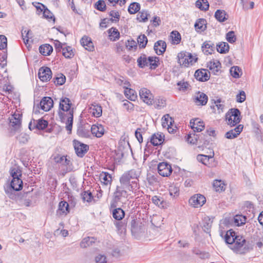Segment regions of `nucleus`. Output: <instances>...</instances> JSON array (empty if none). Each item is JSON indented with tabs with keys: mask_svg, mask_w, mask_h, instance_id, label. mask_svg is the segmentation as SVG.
<instances>
[{
	"mask_svg": "<svg viewBox=\"0 0 263 263\" xmlns=\"http://www.w3.org/2000/svg\"><path fill=\"white\" fill-rule=\"evenodd\" d=\"M140 174L135 170L124 173L120 178V185H118L114 193V198L111 203V207H116L122 198H127L132 194H136L139 191L140 185L139 177Z\"/></svg>",
	"mask_w": 263,
	"mask_h": 263,
	"instance_id": "nucleus-1",
	"label": "nucleus"
},
{
	"mask_svg": "<svg viewBox=\"0 0 263 263\" xmlns=\"http://www.w3.org/2000/svg\"><path fill=\"white\" fill-rule=\"evenodd\" d=\"M71 105L72 103L68 98L62 97L61 98L58 114L61 120L63 121L65 120V114L61 110L68 112L66 128L69 132H71L72 130L73 119V108L71 109Z\"/></svg>",
	"mask_w": 263,
	"mask_h": 263,
	"instance_id": "nucleus-2",
	"label": "nucleus"
},
{
	"mask_svg": "<svg viewBox=\"0 0 263 263\" xmlns=\"http://www.w3.org/2000/svg\"><path fill=\"white\" fill-rule=\"evenodd\" d=\"M90 127V132H105L104 127L101 124H98L90 125L89 124L85 122L83 120H80L77 124V132H89V128Z\"/></svg>",
	"mask_w": 263,
	"mask_h": 263,
	"instance_id": "nucleus-3",
	"label": "nucleus"
},
{
	"mask_svg": "<svg viewBox=\"0 0 263 263\" xmlns=\"http://www.w3.org/2000/svg\"><path fill=\"white\" fill-rule=\"evenodd\" d=\"M230 113L231 115L229 117L227 115L228 126L230 125L231 127L234 126L240 121V111L238 108H231L230 109Z\"/></svg>",
	"mask_w": 263,
	"mask_h": 263,
	"instance_id": "nucleus-4",
	"label": "nucleus"
},
{
	"mask_svg": "<svg viewBox=\"0 0 263 263\" xmlns=\"http://www.w3.org/2000/svg\"><path fill=\"white\" fill-rule=\"evenodd\" d=\"M48 122L41 118L39 120L32 119L29 124L28 127L30 130L36 129L39 130H44L48 127Z\"/></svg>",
	"mask_w": 263,
	"mask_h": 263,
	"instance_id": "nucleus-5",
	"label": "nucleus"
},
{
	"mask_svg": "<svg viewBox=\"0 0 263 263\" xmlns=\"http://www.w3.org/2000/svg\"><path fill=\"white\" fill-rule=\"evenodd\" d=\"M73 144L77 155L81 158L83 157L89 149L88 145L77 140L73 141Z\"/></svg>",
	"mask_w": 263,
	"mask_h": 263,
	"instance_id": "nucleus-6",
	"label": "nucleus"
},
{
	"mask_svg": "<svg viewBox=\"0 0 263 263\" xmlns=\"http://www.w3.org/2000/svg\"><path fill=\"white\" fill-rule=\"evenodd\" d=\"M187 55V52L185 51H181L178 54V62L180 65H183L187 67L190 64L191 65H193L198 60V58L195 57L194 60L188 61Z\"/></svg>",
	"mask_w": 263,
	"mask_h": 263,
	"instance_id": "nucleus-7",
	"label": "nucleus"
},
{
	"mask_svg": "<svg viewBox=\"0 0 263 263\" xmlns=\"http://www.w3.org/2000/svg\"><path fill=\"white\" fill-rule=\"evenodd\" d=\"M158 172L160 175L163 177H168L172 173V168L167 162H161L158 165Z\"/></svg>",
	"mask_w": 263,
	"mask_h": 263,
	"instance_id": "nucleus-8",
	"label": "nucleus"
},
{
	"mask_svg": "<svg viewBox=\"0 0 263 263\" xmlns=\"http://www.w3.org/2000/svg\"><path fill=\"white\" fill-rule=\"evenodd\" d=\"M205 198L201 194L195 195L189 199V203L194 208H198L202 206L205 203Z\"/></svg>",
	"mask_w": 263,
	"mask_h": 263,
	"instance_id": "nucleus-9",
	"label": "nucleus"
},
{
	"mask_svg": "<svg viewBox=\"0 0 263 263\" xmlns=\"http://www.w3.org/2000/svg\"><path fill=\"white\" fill-rule=\"evenodd\" d=\"M52 71L48 67H42L40 68L38 76L41 81L47 82L52 78Z\"/></svg>",
	"mask_w": 263,
	"mask_h": 263,
	"instance_id": "nucleus-10",
	"label": "nucleus"
},
{
	"mask_svg": "<svg viewBox=\"0 0 263 263\" xmlns=\"http://www.w3.org/2000/svg\"><path fill=\"white\" fill-rule=\"evenodd\" d=\"M194 77L199 81L206 82L209 80L210 74L208 69H200L196 70Z\"/></svg>",
	"mask_w": 263,
	"mask_h": 263,
	"instance_id": "nucleus-11",
	"label": "nucleus"
},
{
	"mask_svg": "<svg viewBox=\"0 0 263 263\" xmlns=\"http://www.w3.org/2000/svg\"><path fill=\"white\" fill-rule=\"evenodd\" d=\"M139 95L143 101L148 105H152L153 102V96L150 90L145 88L141 89Z\"/></svg>",
	"mask_w": 263,
	"mask_h": 263,
	"instance_id": "nucleus-12",
	"label": "nucleus"
},
{
	"mask_svg": "<svg viewBox=\"0 0 263 263\" xmlns=\"http://www.w3.org/2000/svg\"><path fill=\"white\" fill-rule=\"evenodd\" d=\"M22 117V114L14 113L9 118V126H12L14 130L18 129L21 125Z\"/></svg>",
	"mask_w": 263,
	"mask_h": 263,
	"instance_id": "nucleus-13",
	"label": "nucleus"
},
{
	"mask_svg": "<svg viewBox=\"0 0 263 263\" xmlns=\"http://www.w3.org/2000/svg\"><path fill=\"white\" fill-rule=\"evenodd\" d=\"M190 124L193 132H202L204 129V122L199 118L191 119Z\"/></svg>",
	"mask_w": 263,
	"mask_h": 263,
	"instance_id": "nucleus-14",
	"label": "nucleus"
},
{
	"mask_svg": "<svg viewBox=\"0 0 263 263\" xmlns=\"http://www.w3.org/2000/svg\"><path fill=\"white\" fill-rule=\"evenodd\" d=\"M40 106L43 110L47 111L53 107V101L51 97H44L41 100Z\"/></svg>",
	"mask_w": 263,
	"mask_h": 263,
	"instance_id": "nucleus-15",
	"label": "nucleus"
},
{
	"mask_svg": "<svg viewBox=\"0 0 263 263\" xmlns=\"http://www.w3.org/2000/svg\"><path fill=\"white\" fill-rule=\"evenodd\" d=\"M253 249V245L249 241H246L239 247L234 248V251L238 254H245Z\"/></svg>",
	"mask_w": 263,
	"mask_h": 263,
	"instance_id": "nucleus-16",
	"label": "nucleus"
},
{
	"mask_svg": "<svg viewBox=\"0 0 263 263\" xmlns=\"http://www.w3.org/2000/svg\"><path fill=\"white\" fill-rule=\"evenodd\" d=\"M69 212V204L64 201H62L59 203V208L57 211V216L61 217L66 216Z\"/></svg>",
	"mask_w": 263,
	"mask_h": 263,
	"instance_id": "nucleus-17",
	"label": "nucleus"
},
{
	"mask_svg": "<svg viewBox=\"0 0 263 263\" xmlns=\"http://www.w3.org/2000/svg\"><path fill=\"white\" fill-rule=\"evenodd\" d=\"M81 44L85 49L89 51H92L95 49L93 43L90 37L84 35L80 41Z\"/></svg>",
	"mask_w": 263,
	"mask_h": 263,
	"instance_id": "nucleus-18",
	"label": "nucleus"
},
{
	"mask_svg": "<svg viewBox=\"0 0 263 263\" xmlns=\"http://www.w3.org/2000/svg\"><path fill=\"white\" fill-rule=\"evenodd\" d=\"M166 48V44L165 42L162 40L157 41L154 46V49L158 55H162L165 51Z\"/></svg>",
	"mask_w": 263,
	"mask_h": 263,
	"instance_id": "nucleus-19",
	"label": "nucleus"
},
{
	"mask_svg": "<svg viewBox=\"0 0 263 263\" xmlns=\"http://www.w3.org/2000/svg\"><path fill=\"white\" fill-rule=\"evenodd\" d=\"M207 21L204 18H198L196 20L195 24L194 27L195 30L198 32L201 33L205 31L207 28Z\"/></svg>",
	"mask_w": 263,
	"mask_h": 263,
	"instance_id": "nucleus-20",
	"label": "nucleus"
},
{
	"mask_svg": "<svg viewBox=\"0 0 263 263\" xmlns=\"http://www.w3.org/2000/svg\"><path fill=\"white\" fill-rule=\"evenodd\" d=\"M164 141L163 133H155L151 139V143L155 146H158L163 143Z\"/></svg>",
	"mask_w": 263,
	"mask_h": 263,
	"instance_id": "nucleus-21",
	"label": "nucleus"
},
{
	"mask_svg": "<svg viewBox=\"0 0 263 263\" xmlns=\"http://www.w3.org/2000/svg\"><path fill=\"white\" fill-rule=\"evenodd\" d=\"M208 97L203 92L198 91L195 98L194 102L197 105H205L208 102Z\"/></svg>",
	"mask_w": 263,
	"mask_h": 263,
	"instance_id": "nucleus-22",
	"label": "nucleus"
},
{
	"mask_svg": "<svg viewBox=\"0 0 263 263\" xmlns=\"http://www.w3.org/2000/svg\"><path fill=\"white\" fill-rule=\"evenodd\" d=\"M144 230V226L135 219L131 222V231L133 233L138 234Z\"/></svg>",
	"mask_w": 263,
	"mask_h": 263,
	"instance_id": "nucleus-23",
	"label": "nucleus"
},
{
	"mask_svg": "<svg viewBox=\"0 0 263 263\" xmlns=\"http://www.w3.org/2000/svg\"><path fill=\"white\" fill-rule=\"evenodd\" d=\"M99 179L104 185H110L112 182V177L110 174L106 172H102L99 175Z\"/></svg>",
	"mask_w": 263,
	"mask_h": 263,
	"instance_id": "nucleus-24",
	"label": "nucleus"
},
{
	"mask_svg": "<svg viewBox=\"0 0 263 263\" xmlns=\"http://www.w3.org/2000/svg\"><path fill=\"white\" fill-rule=\"evenodd\" d=\"M202 50L206 55L211 54L214 50V44L211 41H205L202 45Z\"/></svg>",
	"mask_w": 263,
	"mask_h": 263,
	"instance_id": "nucleus-25",
	"label": "nucleus"
},
{
	"mask_svg": "<svg viewBox=\"0 0 263 263\" xmlns=\"http://www.w3.org/2000/svg\"><path fill=\"white\" fill-rule=\"evenodd\" d=\"M215 18L219 22H225L228 18V15L223 10L218 9L215 13Z\"/></svg>",
	"mask_w": 263,
	"mask_h": 263,
	"instance_id": "nucleus-26",
	"label": "nucleus"
},
{
	"mask_svg": "<svg viewBox=\"0 0 263 263\" xmlns=\"http://www.w3.org/2000/svg\"><path fill=\"white\" fill-rule=\"evenodd\" d=\"M107 32L110 41L114 42L119 39L120 37V32L116 28L112 27L108 29Z\"/></svg>",
	"mask_w": 263,
	"mask_h": 263,
	"instance_id": "nucleus-27",
	"label": "nucleus"
},
{
	"mask_svg": "<svg viewBox=\"0 0 263 263\" xmlns=\"http://www.w3.org/2000/svg\"><path fill=\"white\" fill-rule=\"evenodd\" d=\"M148 66L151 69H156L160 65V59L158 57H148Z\"/></svg>",
	"mask_w": 263,
	"mask_h": 263,
	"instance_id": "nucleus-28",
	"label": "nucleus"
},
{
	"mask_svg": "<svg viewBox=\"0 0 263 263\" xmlns=\"http://www.w3.org/2000/svg\"><path fill=\"white\" fill-rule=\"evenodd\" d=\"M90 112L95 117H99L102 115V109L100 105L98 104H92L90 107Z\"/></svg>",
	"mask_w": 263,
	"mask_h": 263,
	"instance_id": "nucleus-29",
	"label": "nucleus"
},
{
	"mask_svg": "<svg viewBox=\"0 0 263 263\" xmlns=\"http://www.w3.org/2000/svg\"><path fill=\"white\" fill-rule=\"evenodd\" d=\"M39 51L43 55H49L53 51V48L49 44L42 45L40 46Z\"/></svg>",
	"mask_w": 263,
	"mask_h": 263,
	"instance_id": "nucleus-30",
	"label": "nucleus"
},
{
	"mask_svg": "<svg viewBox=\"0 0 263 263\" xmlns=\"http://www.w3.org/2000/svg\"><path fill=\"white\" fill-rule=\"evenodd\" d=\"M208 67L212 70L214 74H216L221 68V63L218 61H210L208 64Z\"/></svg>",
	"mask_w": 263,
	"mask_h": 263,
	"instance_id": "nucleus-31",
	"label": "nucleus"
},
{
	"mask_svg": "<svg viewBox=\"0 0 263 263\" xmlns=\"http://www.w3.org/2000/svg\"><path fill=\"white\" fill-rule=\"evenodd\" d=\"M123 88H124V95L126 97L132 101H134L137 98L135 91L126 86H123Z\"/></svg>",
	"mask_w": 263,
	"mask_h": 263,
	"instance_id": "nucleus-32",
	"label": "nucleus"
},
{
	"mask_svg": "<svg viewBox=\"0 0 263 263\" xmlns=\"http://www.w3.org/2000/svg\"><path fill=\"white\" fill-rule=\"evenodd\" d=\"M66 81V77L62 73H58L53 79V82L57 86L63 85Z\"/></svg>",
	"mask_w": 263,
	"mask_h": 263,
	"instance_id": "nucleus-33",
	"label": "nucleus"
},
{
	"mask_svg": "<svg viewBox=\"0 0 263 263\" xmlns=\"http://www.w3.org/2000/svg\"><path fill=\"white\" fill-rule=\"evenodd\" d=\"M10 185L13 190L18 191L23 187V181L20 178H15V179L12 180Z\"/></svg>",
	"mask_w": 263,
	"mask_h": 263,
	"instance_id": "nucleus-34",
	"label": "nucleus"
},
{
	"mask_svg": "<svg viewBox=\"0 0 263 263\" xmlns=\"http://www.w3.org/2000/svg\"><path fill=\"white\" fill-rule=\"evenodd\" d=\"M149 16L150 14L146 10H143L141 11H139L136 19L140 22H146L148 21Z\"/></svg>",
	"mask_w": 263,
	"mask_h": 263,
	"instance_id": "nucleus-35",
	"label": "nucleus"
},
{
	"mask_svg": "<svg viewBox=\"0 0 263 263\" xmlns=\"http://www.w3.org/2000/svg\"><path fill=\"white\" fill-rule=\"evenodd\" d=\"M148 58H147L146 55L143 53L137 59L138 66L141 68H143L146 66H148Z\"/></svg>",
	"mask_w": 263,
	"mask_h": 263,
	"instance_id": "nucleus-36",
	"label": "nucleus"
},
{
	"mask_svg": "<svg viewBox=\"0 0 263 263\" xmlns=\"http://www.w3.org/2000/svg\"><path fill=\"white\" fill-rule=\"evenodd\" d=\"M37 4L41 5L43 8V16L46 19H52L53 22L55 21V18L52 13L43 4L38 3Z\"/></svg>",
	"mask_w": 263,
	"mask_h": 263,
	"instance_id": "nucleus-37",
	"label": "nucleus"
},
{
	"mask_svg": "<svg viewBox=\"0 0 263 263\" xmlns=\"http://www.w3.org/2000/svg\"><path fill=\"white\" fill-rule=\"evenodd\" d=\"M95 239L93 237H87L82 239L80 246L82 248H86L95 243Z\"/></svg>",
	"mask_w": 263,
	"mask_h": 263,
	"instance_id": "nucleus-38",
	"label": "nucleus"
},
{
	"mask_svg": "<svg viewBox=\"0 0 263 263\" xmlns=\"http://www.w3.org/2000/svg\"><path fill=\"white\" fill-rule=\"evenodd\" d=\"M125 216L124 211L121 208H117L112 211V216L117 220H121Z\"/></svg>",
	"mask_w": 263,
	"mask_h": 263,
	"instance_id": "nucleus-39",
	"label": "nucleus"
},
{
	"mask_svg": "<svg viewBox=\"0 0 263 263\" xmlns=\"http://www.w3.org/2000/svg\"><path fill=\"white\" fill-rule=\"evenodd\" d=\"M141 6L139 3L137 2L132 3L128 8V12L130 14H134L139 12L140 10Z\"/></svg>",
	"mask_w": 263,
	"mask_h": 263,
	"instance_id": "nucleus-40",
	"label": "nucleus"
},
{
	"mask_svg": "<svg viewBox=\"0 0 263 263\" xmlns=\"http://www.w3.org/2000/svg\"><path fill=\"white\" fill-rule=\"evenodd\" d=\"M54 162L57 163L61 164L63 165L67 166L70 164V160H68L66 156H60L58 155L54 157Z\"/></svg>",
	"mask_w": 263,
	"mask_h": 263,
	"instance_id": "nucleus-41",
	"label": "nucleus"
},
{
	"mask_svg": "<svg viewBox=\"0 0 263 263\" xmlns=\"http://www.w3.org/2000/svg\"><path fill=\"white\" fill-rule=\"evenodd\" d=\"M196 6L201 10L206 11L209 9V4L207 0H197L196 2Z\"/></svg>",
	"mask_w": 263,
	"mask_h": 263,
	"instance_id": "nucleus-42",
	"label": "nucleus"
},
{
	"mask_svg": "<svg viewBox=\"0 0 263 263\" xmlns=\"http://www.w3.org/2000/svg\"><path fill=\"white\" fill-rule=\"evenodd\" d=\"M163 118H164V119L162 118V125L163 127H164V128L166 127L167 129H169L170 128H172V127H171V126L172 125V118L170 117L168 115L164 116ZM168 132H170V131L169 130H168Z\"/></svg>",
	"mask_w": 263,
	"mask_h": 263,
	"instance_id": "nucleus-43",
	"label": "nucleus"
},
{
	"mask_svg": "<svg viewBox=\"0 0 263 263\" xmlns=\"http://www.w3.org/2000/svg\"><path fill=\"white\" fill-rule=\"evenodd\" d=\"M217 50L220 53H226L229 50V45L226 42H221L217 45Z\"/></svg>",
	"mask_w": 263,
	"mask_h": 263,
	"instance_id": "nucleus-44",
	"label": "nucleus"
},
{
	"mask_svg": "<svg viewBox=\"0 0 263 263\" xmlns=\"http://www.w3.org/2000/svg\"><path fill=\"white\" fill-rule=\"evenodd\" d=\"M213 187L216 192H221L225 190V184L221 180H215L213 183Z\"/></svg>",
	"mask_w": 263,
	"mask_h": 263,
	"instance_id": "nucleus-45",
	"label": "nucleus"
},
{
	"mask_svg": "<svg viewBox=\"0 0 263 263\" xmlns=\"http://www.w3.org/2000/svg\"><path fill=\"white\" fill-rule=\"evenodd\" d=\"M137 42L140 48H144L148 42V40L145 34H141L138 36Z\"/></svg>",
	"mask_w": 263,
	"mask_h": 263,
	"instance_id": "nucleus-46",
	"label": "nucleus"
},
{
	"mask_svg": "<svg viewBox=\"0 0 263 263\" xmlns=\"http://www.w3.org/2000/svg\"><path fill=\"white\" fill-rule=\"evenodd\" d=\"M230 71L232 77L235 78H239L242 74L241 69L237 66L232 67Z\"/></svg>",
	"mask_w": 263,
	"mask_h": 263,
	"instance_id": "nucleus-47",
	"label": "nucleus"
},
{
	"mask_svg": "<svg viewBox=\"0 0 263 263\" xmlns=\"http://www.w3.org/2000/svg\"><path fill=\"white\" fill-rule=\"evenodd\" d=\"M62 54L67 59H71L74 55L72 48L70 46H66L64 47L62 50Z\"/></svg>",
	"mask_w": 263,
	"mask_h": 263,
	"instance_id": "nucleus-48",
	"label": "nucleus"
},
{
	"mask_svg": "<svg viewBox=\"0 0 263 263\" xmlns=\"http://www.w3.org/2000/svg\"><path fill=\"white\" fill-rule=\"evenodd\" d=\"M246 241L245 239L242 236H236L235 237V241H234L233 245L230 248L234 250V248L239 247Z\"/></svg>",
	"mask_w": 263,
	"mask_h": 263,
	"instance_id": "nucleus-49",
	"label": "nucleus"
},
{
	"mask_svg": "<svg viewBox=\"0 0 263 263\" xmlns=\"http://www.w3.org/2000/svg\"><path fill=\"white\" fill-rule=\"evenodd\" d=\"M198 139L199 136L196 133H189L186 138L187 142L193 144H196Z\"/></svg>",
	"mask_w": 263,
	"mask_h": 263,
	"instance_id": "nucleus-50",
	"label": "nucleus"
},
{
	"mask_svg": "<svg viewBox=\"0 0 263 263\" xmlns=\"http://www.w3.org/2000/svg\"><path fill=\"white\" fill-rule=\"evenodd\" d=\"M246 217L241 215H237L234 217V222L236 226H240L246 223Z\"/></svg>",
	"mask_w": 263,
	"mask_h": 263,
	"instance_id": "nucleus-51",
	"label": "nucleus"
},
{
	"mask_svg": "<svg viewBox=\"0 0 263 263\" xmlns=\"http://www.w3.org/2000/svg\"><path fill=\"white\" fill-rule=\"evenodd\" d=\"M94 7L101 12H104L106 10V5L103 0H99L94 5Z\"/></svg>",
	"mask_w": 263,
	"mask_h": 263,
	"instance_id": "nucleus-52",
	"label": "nucleus"
},
{
	"mask_svg": "<svg viewBox=\"0 0 263 263\" xmlns=\"http://www.w3.org/2000/svg\"><path fill=\"white\" fill-rule=\"evenodd\" d=\"M171 37L174 44H178L181 42V35L177 31H173L171 33Z\"/></svg>",
	"mask_w": 263,
	"mask_h": 263,
	"instance_id": "nucleus-53",
	"label": "nucleus"
},
{
	"mask_svg": "<svg viewBox=\"0 0 263 263\" xmlns=\"http://www.w3.org/2000/svg\"><path fill=\"white\" fill-rule=\"evenodd\" d=\"M153 104H154L155 108L157 109H160L166 105L165 100L159 98L157 99L155 101H153Z\"/></svg>",
	"mask_w": 263,
	"mask_h": 263,
	"instance_id": "nucleus-54",
	"label": "nucleus"
},
{
	"mask_svg": "<svg viewBox=\"0 0 263 263\" xmlns=\"http://www.w3.org/2000/svg\"><path fill=\"white\" fill-rule=\"evenodd\" d=\"M16 138L20 143H25L28 142L29 137L26 133H19Z\"/></svg>",
	"mask_w": 263,
	"mask_h": 263,
	"instance_id": "nucleus-55",
	"label": "nucleus"
},
{
	"mask_svg": "<svg viewBox=\"0 0 263 263\" xmlns=\"http://www.w3.org/2000/svg\"><path fill=\"white\" fill-rule=\"evenodd\" d=\"M152 201L153 202L160 208H164V202L162 198L158 197L157 196H155L152 197Z\"/></svg>",
	"mask_w": 263,
	"mask_h": 263,
	"instance_id": "nucleus-56",
	"label": "nucleus"
},
{
	"mask_svg": "<svg viewBox=\"0 0 263 263\" xmlns=\"http://www.w3.org/2000/svg\"><path fill=\"white\" fill-rule=\"evenodd\" d=\"M169 193L170 196L175 198L179 195V189L176 185H172L169 188Z\"/></svg>",
	"mask_w": 263,
	"mask_h": 263,
	"instance_id": "nucleus-57",
	"label": "nucleus"
},
{
	"mask_svg": "<svg viewBox=\"0 0 263 263\" xmlns=\"http://www.w3.org/2000/svg\"><path fill=\"white\" fill-rule=\"evenodd\" d=\"M81 197L84 201L90 202L93 199L92 194L89 191H84L81 193Z\"/></svg>",
	"mask_w": 263,
	"mask_h": 263,
	"instance_id": "nucleus-58",
	"label": "nucleus"
},
{
	"mask_svg": "<svg viewBox=\"0 0 263 263\" xmlns=\"http://www.w3.org/2000/svg\"><path fill=\"white\" fill-rule=\"evenodd\" d=\"M226 39L230 43H234L236 41V36L235 35L234 31H230L226 34Z\"/></svg>",
	"mask_w": 263,
	"mask_h": 263,
	"instance_id": "nucleus-59",
	"label": "nucleus"
},
{
	"mask_svg": "<svg viewBox=\"0 0 263 263\" xmlns=\"http://www.w3.org/2000/svg\"><path fill=\"white\" fill-rule=\"evenodd\" d=\"M177 86H179V90L185 91L187 89L189 86H190L189 83L187 82H182L179 81L177 83Z\"/></svg>",
	"mask_w": 263,
	"mask_h": 263,
	"instance_id": "nucleus-60",
	"label": "nucleus"
},
{
	"mask_svg": "<svg viewBox=\"0 0 263 263\" xmlns=\"http://www.w3.org/2000/svg\"><path fill=\"white\" fill-rule=\"evenodd\" d=\"M7 46V39L5 35H0V49H5Z\"/></svg>",
	"mask_w": 263,
	"mask_h": 263,
	"instance_id": "nucleus-61",
	"label": "nucleus"
},
{
	"mask_svg": "<svg viewBox=\"0 0 263 263\" xmlns=\"http://www.w3.org/2000/svg\"><path fill=\"white\" fill-rule=\"evenodd\" d=\"M109 15L115 20L111 21V22L117 23L119 22L120 17L119 12L112 10L109 12Z\"/></svg>",
	"mask_w": 263,
	"mask_h": 263,
	"instance_id": "nucleus-62",
	"label": "nucleus"
},
{
	"mask_svg": "<svg viewBox=\"0 0 263 263\" xmlns=\"http://www.w3.org/2000/svg\"><path fill=\"white\" fill-rule=\"evenodd\" d=\"M246 93L244 91L241 90L236 95V101L239 103H242L246 100Z\"/></svg>",
	"mask_w": 263,
	"mask_h": 263,
	"instance_id": "nucleus-63",
	"label": "nucleus"
},
{
	"mask_svg": "<svg viewBox=\"0 0 263 263\" xmlns=\"http://www.w3.org/2000/svg\"><path fill=\"white\" fill-rule=\"evenodd\" d=\"M55 50L57 52H61V50L64 48L63 45H65L66 43L62 44L59 41L55 40L54 43Z\"/></svg>",
	"mask_w": 263,
	"mask_h": 263,
	"instance_id": "nucleus-64",
	"label": "nucleus"
}]
</instances>
